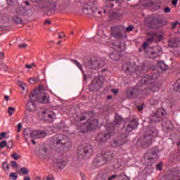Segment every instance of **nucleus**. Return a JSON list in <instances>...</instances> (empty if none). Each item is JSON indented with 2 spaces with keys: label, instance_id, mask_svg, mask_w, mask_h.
Instances as JSON below:
<instances>
[{
  "label": "nucleus",
  "instance_id": "obj_1",
  "mask_svg": "<svg viewBox=\"0 0 180 180\" xmlns=\"http://www.w3.org/2000/svg\"><path fill=\"white\" fill-rule=\"evenodd\" d=\"M53 146H59V147H63V148H67L70 150L72 147V142L68 136L63 134H56L52 137Z\"/></svg>",
  "mask_w": 180,
  "mask_h": 180
},
{
  "label": "nucleus",
  "instance_id": "obj_2",
  "mask_svg": "<svg viewBox=\"0 0 180 180\" xmlns=\"http://www.w3.org/2000/svg\"><path fill=\"white\" fill-rule=\"evenodd\" d=\"M34 6L37 9H44V13L47 16L54 15V12H56V10L57 9V5L56 3L49 0H45L44 1H41L40 4H34Z\"/></svg>",
  "mask_w": 180,
  "mask_h": 180
},
{
  "label": "nucleus",
  "instance_id": "obj_3",
  "mask_svg": "<svg viewBox=\"0 0 180 180\" xmlns=\"http://www.w3.org/2000/svg\"><path fill=\"white\" fill-rule=\"evenodd\" d=\"M83 64L86 68L89 70H98V68H102L105 66V61L88 57L84 58Z\"/></svg>",
  "mask_w": 180,
  "mask_h": 180
},
{
  "label": "nucleus",
  "instance_id": "obj_4",
  "mask_svg": "<svg viewBox=\"0 0 180 180\" xmlns=\"http://www.w3.org/2000/svg\"><path fill=\"white\" fill-rule=\"evenodd\" d=\"M111 127H113V125L106 126L107 132L103 131L98 134L96 137V141L98 143H106L110 137L115 136V131L110 130Z\"/></svg>",
  "mask_w": 180,
  "mask_h": 180
},
{
  "label": "nucleus",
  "instance_id": "obj_5",
  "mask_svg": "<svg viewBox=\"0 0 180 180\" xmlns=\"http://www.w3.org/2000/svg\"><path fill=\"white\" fill-rule=\"evenodd\" d=\"M25 141L27 142L28 139H41V137H46V131H32L30 128L25 129L23 131Z\"/></svg>",
  "mask_w": 180,
  "mask_h": 180
},
{
  "label": "nucleus",
  "instance_id": "obj_6",
  "mask_svg": "<svg viewBox=\"0 0 180 180\" xmlns=\"http://www.w3.org/2000/svg\"><path fill=\"white\" fill-rule=\"evenodd\" d=\"M145 22L148 25V27H153V29H160V27H164L167 25L162 20L154 18H146Z\"/></svg>",
  "mask_w": 180,
  "mask_h": 180
},
{
  "label": "nucleus",
  "instance_id": "obj_7",
  "mask_svg": "<svg viewBox=\"0 0 180 180\" xmlns=\"http://www.w3.org/2000/svg\"><path fill=\"white\" fill-rule=\"evenodd\" d=\"M77 157L79 160H84V158H86V157L89 158L92 155V146L90 145L83 148L80 146L77 148Z\"/></svg>",
  "mask_w": 180,
  "mask_h": 180
},
{
  "label": "nucleus",
  "instance_id": "obj_8",
  "mask_svg": "<svg viewBox=\"0 0 180 180\" xmlns=\"http://www.w3.org/2000/svg\"><path fill=\"white\" fill-rule=\"evenodd\" d=\"M139 126V119L137 118H129L126 120L124 124L123 130L130 133L133 131Z\"/></svg>",
  "mask_w": 180,
  "mask_h": 180
},
{
  "label": "nucleus",
  "instance_id": "obj_9",
  "mask_svg": "<svg viewBox=\"0 0 180 180\" xmlns=\"http://www.w3.org/2000/svg\"><path fill=\"white\" fill-rule=\"evenodd\" d=\"M103 85V76L96 77L91 82L89 89L93 92H98Z\"/></svg>",
  "mask_w": 180,
  "mask_h": 180
},
{
  "label": "nucleus",
  "instance_id": "obj_10",
  "mask_svg": "<svg viewBox=\"0 0 180 180\" xmlns=\"http://www.w3.org/2000/svg\"><path fill=\"white\" fill-rule=\"evenodd\" d=\"M30 96L34 101H37L40 103H49V97L47 94L43 91H33Z\"/></svg>",
  "mask_w": 180,
  "mask_h": 180
},
{
  "label": "nucleus",
  "instance_id": "obj_11",
  "mask_svg": "<svg viewBox=\"0 0 180 180\" xmlns=\"http://www.w3.org/2000/svg\"><path fill=\"white\" fill-rule=\"evenodd\" d=\"M111 34L115 39H123L126 36L124 29L121 26H114L111 27Z\"/></svg>",
  "mask_w": 180,
  "mask_h": 180
},
{
  "label": "nucleus",
  "instance_id": "obj_12",
  "mask_svg": "<svg viewBox=\"0 0 180 180\" xmlns=\"http://www.w3.org/2000/svg\"><path fill=\"white\" fill-rule=\"evenodd\" d=\"M83 12L85 15H94L96 12V7L94 3L88 1L83 6Z\"/></svg>",
  "mask_w": 180,
  "mask_h": 180
},
{
  "label": "nucleus",
  "instance_id": "obj_13",
  "mask_svg": "<svg viewBox=\"0 0 180 180\" xmlns=\"http://www.w3.org/2000/svg\"><path fill=\"white\" fill-rule=\"evenodd\" d=\"M165 176L167 180H180V169H174L170 170L167 172Z\"/></svg>",
  "mask_w": 180,
  "mask_h": 180
},
{
  "label": "nucleus",
  "instance_id": "obj_14",
  "mask_svg": "<svg viewBox=\"0 0 180 180\" xmlns=\"http://www.w3.org/2000/svg\"><path fill=\"white\" fill-rule=\"evenodd\" d=\"M124 121V120L120 115H115L112 123L108 124L106 126H112V127L110 128V130L112 131H115L116 129H119V127H120V124H122Z\"/></svg>",
  "mask_w": 180,
  "mask_h": 180
},
{
  "label": "nucleus",
  "instance_id": "obj_15",
  "mask_svg": "<svg viewBox=\"0 0 180 180\" xmlns=\"http://www.w3.org/2000/svg\"><path fill=\"white\" fill-rule=\"evenodd\" d=\"M126 94L128 98H136L138 95L141 94V89L140 86L129 87L127 90Z\"/></svg>",
  "mask_w": 180,
  "mask_h": 180
},
{
  "label": "nucleus",
  "instance_id": "obj_16",
  "mask_svg": "<svg viewBox=\"0 0 180 180\" xmlns=\"http://www.w3.org/2000/svg\"><path fill=\"white\" fill-rule=\"evenodd\" d=\"M17 15L29 18L33 15V11L32 9H25V7H20L17 9Z\"/></svg>",
  "mask_w": 180,
  "mask_h": 180
},
{
  "label": "nucleus",
  "instance_id": "obj_17",
  "mask_svg": "<svg viewBox=\"0 0 180 180\" xmlns=\"http://www.w3.org/2000/svg\"><path fill=\"white\" fill-rule=\"evenodd\" d=\"M126 141H127V134H124L118 138V139H115L112 142V147H120V146H123Z\"/></svg>",
  "mask_w": 180,
  "mask_h": 180
},
{
  "label": "nucleus",
  "instance_id": "obj_18",
  "mask_svg": "<svg viewBox=\"0 0 180 180\" xmlns=\"http://www.w3.org/2000/svg\"><path fill=\"white\" fill-rule=\"evenodd\" d=\"M86 123V126L87 127V129L89 131H92V130H95L96 127H98L99 122H98V120L94 119L92 120L87 121Z\"/></svg>",
  "mask_w": 180,
  "mask_h": 180
},
{
  "label": "nucleus",
  "instance_id": "obj_19",
  "mask_svg": "<svg viewBox=\"0 0 180 180\" xmlns=\"http://www.w3.org/2000/svg\"><path fill=\"white\" fill-rule=\"evenodd\" d=\"M94 165L95 167H102V165H105L106 161L103 158V156L101 154L97 155L94 159Z\"/></svg>",
  "mask_w": 180,
  "mask_h": 180
},
{
  "label": "nucleus",
  "instance_id": "obj_20",
  "mask_svg": "<svg viewBox=\"0 0 180 180\" xmlns=\"http://www.w3.org/2000/svg\"><path fill=\"white\" fill-rule=\"evenodd\" d=\"M30 101L27 102L26 106L28 112H34L36 110V103H34V98H33L30 95L29 96Z\"/></svg>",
  "mask_w": 180,
  "mask_h": 180
},
{
  "label": "nucleus",
  "instance_id": "obj_21",
  "mask_svg": "<svg viewBox=\"0 0 180 180\" xmlns=\"http://www.w3.org/2000/svg\"><path fill=\"white\" fill-rule=\"evenodd\" d=\"M103 158L105 161L106 163L109 162V161H112L113 160V151L107 150L101 153Z\"/></svg>",
  "mask_w": 180,
  "mask_h": 180
},
{
  "label": "nucleus",
  "instance_id": "obj_22",
  "mask_svg": "<svg viewBox=\"0 0 180 180\" xmlns=\"http://www.w3.org/2000/svg\"><path fill=\"white\" fill-rule=\"evenodd\" d=\"M153 79H154V75H153V73H150L141 79V84L142 85H147L148 84H151Z\"/></svg>",
  "mask_w": 180,
  "mask_h": 180
},
{
  "label": "nucleus",
  "instance_id": "obj_23",
  "mask_svg": "<svg viewBox=\"0 0 180 180\" xmlns=\"http://www.w3.org/2000/svg\"><path fill=\"white\" fill-rule=\"evenodd\" d=\"M153 135H146L142 139V146H146L147 147H148V146H151V144L153 143Z\"/></svg>",
  "mask_w": 180,
  "mask_h": 180
},
{
  "label": "nucleus",
  "instance_id": "obj_24",
  "mask_svg": "<svg viewBox=\"0 0 180 180\" xmlns=\"http://www.w3.org/2000/svg\"><path fill=\"white\" fill-rule=\"evenodd\" d=\"M162 40V35L158 34H152L150 35V37L147 39V41L149 43H153L154 41L155 43H158V41H161Z\"/></svg>",
  "mask_w": 180,
  "mask_h": 180
},
{
  "label": "nucleus",
  "instance_id": "obj_25",
  "mask_svg": "<svg viewBox=\"0 0 180 180\" xmlns=\"http://www.w3.org/2000/svg\"><path fill=\"white\" fill-rule=\"evenodd\" d=\"M150 123H158L160 120H162V117L160 116L157 111L153 112L150 117Z\"/></svg>",
  "mask_w": 180,
  "mask_h": 180
},
{
  "label": "nucleus",
  "instance_id": "obj_26",
  "mask_svg": "<svg viewBox=\"0 0 180 180\" xmlns=\"http://www.w3.org/2000/svg\"><path fill=\"white\" fill-rule=\"evenodd\" d=\"M108 180H130V178L126 175H117V174H112L109 178Z\"/></svg>",
  "mask_w": 180,
  "mask_h": 180
},
{
  "label": "nucleus",
  "instance_id": "obj_27",
  "mask_svg": "<svg viewBox=\"0 0 180 180\" xmlns=\"http://www.w3.org/2000/svg\"><path fill=\"white\" fill-rule=\"evenodd\" d=\"M169 46L170 47H179L180 44V39L178 37L172 38L169 40Z\"/></svg>",
  "mask_w": 180,
  "mask_h": 180
},
{
  "label": "nucleus",
  "instance_id": "obj_28",
  "mask_svg": "<svg viewBox=\"0 0 180 180\" xmlns=\"http://www.w3.org/2000/svg\"><path fill=\"white\" fill-rule=\"evenodd\" d=\"M71 61L72 63H75V65H77V67L82 71L83 74L84 80L86 81L88 78V75H86L84 72V70L82 69V65H81V63H79V62H77V60H75V59H72Z\"/></svg>",
  "mask_w": 180,
  "mask_h": 180
},
{
  "label": "nucleus",
  "instance_id": "obj_29",
  "mask_svg": "<svg viewBox=\"0 0 180 180\" xmlns=\"http://www.w3.org/2000/svg\"><path fill=\"white\" fill-rule=\"evenodd\" d=\"M110 58L112 61H119L120 58V51H113L110 54Z\"/></svg>",
  "mask_w": 180,
  "mask_h": 180
},
{
  "label": "nucleus",
  "instance_id": "obj_30",
  "mask_svg": "<svg viewBox=\"0 0 180 180\" xmlns=\"http://www.w3.org/2000/svg\"><path fill=\"white\" fill-rule=\"evenodd\" d=\"M153 155H154L153 157H148V158H146L147 161H148V165H150L151 167V165L155 162H157V161H158V155H155V153H154Z\"/></svg>",
  "mask_w": 180,
  "mask_h": 180
},
{
  "label": "nucleus",
  "instance_id": "obj_31",
  "mask_svg": "<svg viewBox=\"0 0 180 180\" xmlns=\"http://www.w3.org/2000/svg\"><path fill=\"white\" fill-rule=\"evenodd\" d=\"M162 126H164V128L168 131H172V129H174V124H172L169 120H167L163 122Z\"/></svg>",
  "mask_w": 180,
  "mask_h": 180
},
{
  "label": "nucleus",
  "instance_id": "obj_32",
  "mask_svg": "<svg viewBox=\"0 0 180 180\" xmlns=\"http://www.w3.org/2000/svg\"><path fill=\"white\" fill-rule=\"evenodd\" d=\"M46 120L45 122H48L49 123H53L54 119H56V114L53 111H50L49 114L46 115Z\"/></svg>",
  "mask_w": 180,
  "mask_h": 180
},
{
  "label": "nucleus",
  "instance_id": "obj_33",
  "mask_svg": "<svg viewBox=\"0 0 180 180\" xmlns=\"http://www.w3.org/2000/svg\"><path fill=\"white\" fill-rule=\"evenodd\" d=\"M158 53H161V48L156 46L155 49L150 52L151 56H153V58H157V57L160 56Z\"/></svg>",
  "mask_w": 180,
  "mask_h": 180
},
{
  "label": "nucleus",
  "instance_id": "obj_34",
  "mask_svg": "<svg viewBox=\"0 0 180 180\" xmlns=\"http://www.w3.org/2000/svg\"><path fill=\"white\" fill-rule=\"evenodd\" d=\"M154 153L155 154V155H158V149H150L145 154V155H146L147 157H154Z\"/></svg>",
  "mask_w": 180,
  "mask_h": 180
},
{
  "label": "nucleus",
  "instance_id": "obj_35",
  "mask_svg": "<svg viewBox=\"0 0 180 180\" xmlns=\"http://www.w3.org/2000/svg\"><path fill=\"white\" fill-rule=\"evenodd\" d=\"M56 167L60 168V169H63V168L67 165V162L63 160H58L56 162Z\"/></svg>",
  "mask_w": 180,
  "mask_h": 180
},
{
  "label": "nucleus",
  "instance_id": "obj_36",
  "mask_svg": "<svg viewBox=\"0 0 180 180\" xmlns=\"http://www.w3.org/2000/svg\"><path fill=\"white\" fill-rule=\"evenodd\" d=\"M77 130H79V131L80 133H88V131H89V130L88 129V127H86V124H82V125H80L78 128Z\"/></svg>",
  "mask_w": 180,
  "mask_h": 180
},
{
  "label": "nucleus",
  "instance_id": "obj_37",
  "mask_svg": "<svg viewBox=\"0 0 180 180\" xmlns=\"http://www.w3.org/2000/svg\"><path fill=\"white\" fill-rule=\"evenodd\" d=\"M158 68L159 70H161V71H167L169 70V67L164 62H161L158 64Z\"/></svg>",
  "mask_w": 180,
  "mask_h": 180
},
{
  "label": "nucleus",
  "instance_id": "obj_38",
  "mask_svg": "<svg viewBox=\"0 0 180 180\" xmlns=\"http://www.w3.org/2000/svg\"><path fill=\"white\" fill-rule=\"evenodd\" d=\"M110 176H108V174H98L96 179V180H109V178Z\"/></svg>",
  "mask_w": 180,
  "mask_h": 180
},
{
  "label": "nucleus",
  "instance_id": "obj_39",
  "mask_svg": "<svg viewBox=\"0 0 180 180\" xmlns=\"http://www.w3.org/2000/svg\"><path fill=\"white\" fill-rule=\"evenodd\" d=\"M13 19L16 25H20V23H23V20L19 15H15Z\"/></svg>",
  "mask_w": 180,
  "mask_h": 180
},
{
  "label": "nucleus",
  "instance_id": "obj_40",
  "mask_svg": "<svg viewBox=\"0 0 180 180\" xmlns=\"http://www.w3.org/2000/svg\"><path fill=\"white\" fill-rule=\"evenodd\" d=\"M149 104L151 105V106H155L156 105H158V99H157L155 97L153 96L149 100Z\"/></svg>",
  "mask_w": 180,
  "mask_h": 180
},
{
  "label": "nucleus",
  "instance_id": "obj_41",
  "mask_svg": "<svg viewBox=\"0 0 180 180\" xmlns=\"http://www.w3.org/2000/svg\"><path fill=\"white\" fill-rule=\"evenodd\" d=\"M83 115H84L86 119L87 120V122H89V120L94 117V112L92 111H88L86 112H84Z\"/></svg>",
  "mask_w": 180,
  "mask_h": 180
},
{
  "label": "nucleus",
  "instance_id": "obj_42",
  "mask_svg": "<svg viewBox=\"0 0 180 180\" xmlns=\"http://www.w3.org/2000/svg\"><path fill=\"white\" fill-rule=\"evenodd\" d=\"M47 153V148H42L39 149V157H46V154Z\"/></svg>",
  "mask_w": 180,
  "mask_h": 180
},
{
  "label": "nucleus",
  "instance_id": "obj_43",
  "mask_svg": "<svg viewBox=\"0 0 180 180\" xmlns=\"http://www.w3.org/2000/svg\"><path fill=\"white\" fill-rule=\"evenodd\" d=\"M133 72H134V68L131 66L127 68L125 70V73L127 75H131V74H133Z\"/></svg>",
  "mask_w": 180,
  "mask_h": 180
},
{
  "label": "nucleus",
  "instance_id": "obj_44",
  "mask_svg": "<svg viewBox=\"0 0 180 180\" xmlns=\"http://www.w3.org/2000/svg\"><path fill=\"white\" fill-rule=\"evenodd\" d=\"M0 70L6 72L8 71V70H9V68H8V66H6V64H5L4 62H0Z\"/></svg>",
  "mask_w": 180,
  "mask_h": 180
},
{
  "label": "nucleus",
  "instance_id": "obj_45",
  "mask_svg": "<svg viewBox=\"0 0 180 180\" xmlns=\"http://www.w3.org/2000/svg\"><path fill=\"white\" fill-rule=\"evenodd\" d=\"M9 178H10V179H12V180L18 179V173H16V172L10 173Z\"/></svg>",
  "mask_w": 180,
  "mask_h": 180
},
{
  "label": "nucleus",
  "instance_id": "obj_46",
  "mask_svg": "<svg viewBox=\"0 0 180 180\" xmlns=\"http://www.w3.org/2000/svg\"><path fill=\"white\" fill-rule=\"evenodd\" d=\"M20 172L22 174V175H28L29 174V169L26 167H22L20 168Z\"/></svg>",
  "mask_w": 180,
  "mask_h": 180
},
{
  "label": "nucleus",
  "instance_id": "obj_47",
  "mask_svg": "<svg viewBox=\"0 0 180 180\" xmlns=\"http://www.w3.org/2000/svg\"><path fill=\"white\" fill-rule=\"evenodd\" d=\"M50 113V112H46L45 110H42L41 111V116H42V119H44V120L46 122V119H47V115Z\"/></svg>",
  "mask_w": 180,
  "mask_h": 180
},
{
  "label": "nucleus",
  "instance_id": "obj_48",
  "mask_svg": "<svg viewBox=\"0 0 180 180\" xmlns=\"http://www.w3.org/2000/svg\"><path fill=\"white\" fill-rule=\"evenodd\" d=\"M156 112L158 113V115H159V116H165L166 115H167V112H165V110H158L157 111H156Z\"/></svg>",
  "mask_w": 180,
  "mask_h": 180
},
{
  "label": "nucleus",
  "instance_id": "obj_49",
  "mask_svg": "<svg viewBox=\"0 0 180 180\" xmlns=\"http://www.w3.org/2000/svg\"><path fill=\"white\" fill-rule=\"evenodd\" d=\"M5 147H8V142L6 141L0 142V148H5Z\"/></svg>",
  "mask_w": 180,
  "mask_h": 180
},
{
  "label": "nucleus",
  "instance_id": "obj_50",
  "mask_svg": "<svg viewBox=\"0 0 180 180\" xmlns=\"http://www.w3.org/2000/svg\"><path fill=\"white\" fill-rule=\"evenodd\" d=\"M14 112H15V108L13 107L8 108V113L10 116H12Z\"/></svg>",
  "mask_w": 180,
  "mask_h": 180
},
{
  "label": "nucleus",
  "instance_id": "obj_51",
  "mask_svg": "<svg viewBox=\"0 0 180 180\" xmlns=\"http://www.w3.org/2000/svg\"><path fill=\"white\" fill-rule=\"evenodd\" d=\"M37 81H38V79L37 78H34V77H32V78H30V79H29V82H30V84H36V82H37Z\"/></svg>",
  "mask_w": 180,
  "mask_h": 180
},
{
  "label": "nucleus",
  "instance_id": "obj_52",
  "mask_svg": "<svg viewBox=\"0 0 180 180\" xmlns=\"http://www.w3.org/2000/svg\"><path fill=\"white\" fill-rule=\"evenodd\" d=\"M6 1H7L8 5H9V6L15 5V4H16V2H18V0H6Z\"/></svg>",
  "mask_w": 180,
  "mask_h": 180
},
{
  "label": "nucleus",
  "instance_id": "obj_53",
  "mask_svg": "<svg viewBox=\"0 0 180 180\" xmlns=\"http://www.w3.org/2000/svg\"><path fill=\"white\" fill-rule=\"evenodd\" d=\"M11 158H13V160H19V158H20V155H18V153H14L11 155Z\"/></svg>",
  "mask_w": 180,
  "mask_h": 180
},
{
  "label": "nucleus",
  "instance_id": "obj_54",
  "mask_svg": "<svg viewBox=\"0 0 180 180\" xmlns=\"http://www.w3.org/2000/svg\"><path fill=\"white\" fill-rule=\"evenodd\" d=\"M115 6V4H113L112 3H109V4L105 6V9H104L103 12L104 13H106V11H108V8H113Z\"/></svg>",
  "mask_w": 180,
  "mask_h": 180
},
{
  "label": "nucleus",
  "instance_id": "obj_55",
  "mask_svg": "<svg viewBox=\"0 0 180 180\" xmlns=\"http://www.w3.org/2000/svg\"><path fill=\"white\" fill-rule=\"evenodd\" d=\"M133 30H134V27H133V25H129L125 29V31L128 32H131Z\"/></svg>",
  "mask_w": 180,
  "mask_h": 180
},
{
  "label": "nucleus",
  "instance_id": "obj_56",
  "mask_svg": "<svg viewBox=\"0 0 180 180\" xmlns=\"http://www.w3.org/2000/svg\"><path fill=\"white\" fill-rule=\"evenodd\" d=\"M8 145H7L8 148H13V141L10 140L8 142Z\"/></svg>",
  "mask_w": 180,
  "mask_h": 180
},
{
  "label": "nucleus",
  "instance_id": "obj_57",
  "mask_svg": "<svg viewBox=\"0 0 180 180\" xmlns=\"http://www.w3.org/2000/svg\"><path fill=\"white\" fill-rule=\"evenodd\" d=\"M2 167H3V169H9V165H8L6 162H3Z\"/></svg>",
  "mask_w": 180,
  "mask_h": 180
},
{
  "label": "nucleus",
  "instance_id": "obj_58",
  "mask_svg": "<svg viewBox=\"0 0 180 180\" xmlns=\"http://www.w3.org/2000/svg\"><path fill=\"white\" fill-rule=\"evenodd\" d=\"M39 91H40V92H41L42 91H44V87L43 86V85H39V86L38 87V89L34 90V92H39Z\"/></svg>",
  "mask_w": 180,
  "mask_h": 180
},
{
  "label": "nucleus",
  "instance_id": "obj_59",
  "mask_svg": "<svg viewBox=\"0 0 180 180\" xmlns=\"http://www.w3.org/2000/svg\"><path fill=\"white\" fill-rule=\"evenodd\" d=\"M176 25H179V22L175 21L174 22H172V27H171V29H172V30L175 29V28L176 27Z\"/></svg>",
  "mask_w": 180,
  "mask_h": 180
},
{
  "label": "nucleus",
  "instance_id": "obj_60",
  "mask_svg": "<svg viewBox=\"0 0 180 180\" xmlns=\"http://www.w3.org/2000/svg\"><path fill=\"white\" fill-rule=\"evenodd\" d=\"M156 169H158V171H162V165L161 163H158L156 165Z\"/></svg>",
  "mask_w": 180,
  "mask_h": 180
},
{
  "label": "nucleus",
  "instance_id": "obj_61",
  "mask_svg": "<svg viewBox=\"0 0 180 180\" xmlns=\"http://www.w3.org/2000/svg\"><path fill=\"white\" fill-rule=\"evenodd\" d=\"M11 165L13 168H16V167H18V163L15 161H11Z\"/></svg>",
  "mask_w": 180,
  "mask_h": 180
},
{
  "label": "nucleus",
  "instance_id": "obj_62",
  "mask_svg": "<svg viewBox=\"0 0 180 180\" xmlns=\"http://www.w3.org/2000/svg\"><path fill=\"white\" fill-rule=\"evenodd\" d=\"M22 129V124L19 123L17 125V133H19Z\"/></svg>",
  "mask_w": 180,
  "mask_h": 180
},
{
  "label": "nucleus",
  "instance_id": "obj_63",
  "mask_svg": "<svg viewBox=\"0 0 180 180\" xmlns=\"http://www.w3.org/2000/svg\"><path fill=\"white\" fill-rule=\"evenodd\" d=\"M165 13H169L171 12V8L169 7H165L164 9Z\"/></svg>",
  "mask_w": 180,
  "mask_h": 180
},
{
  "label": "nucleus",
  "instance_id": "obj_64",
  "mask_svg": "<svg viewBox=\"0 0 180 180\" xmlns=\"http://www.w3.org/2000/svg\"><path fill=\"white\" fill-rule=\"evenodd\" d=\"M79 122H84V120H86V117L84 116V115L83 114L81 117H80V118H79Z\"/></svg>",
  "mask_w": 180,
  "mask_h": 180
}]
</instances>
